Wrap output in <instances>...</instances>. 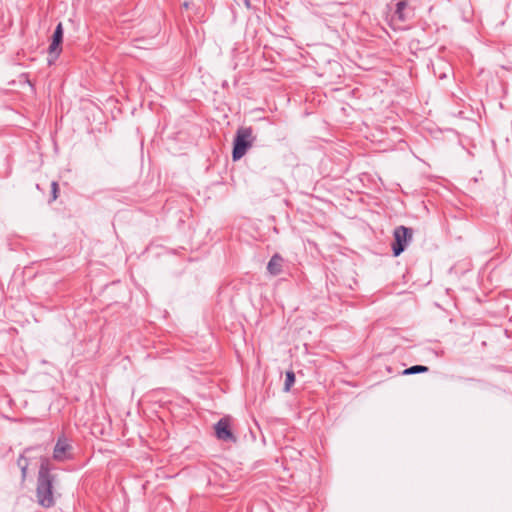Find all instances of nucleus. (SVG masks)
Segmentation results:
<instances>
[{"mask_svg":"<svg viewBox=\"0 0 512 512\" xmlns=\"http://www.w3.org/2000/svg\"><path fill=\"white\" fill-rule=\"evenodd\" d=\"M57 486L56 475L51 472L49 459H41L38 471L36 498L37 503L43 508H51L55 505L54 493Z\"/></svg>","mask_w":512,"mask_h":512,"instance_id":"f257e3e1","label":"nucleus"},{"mask_svg":"<svg viewBox=\"0 0 512 512\" xmlns=\"http://www.w3.org/2000/svg\"><path fill=\"white\" fill-rule=\"evenodd\" d=\"M254 137L253 131L251 127H242L239 128L235 139H234V147L232 152L233 160L241 159L248 148L252 146Z\"/></svg>","mask_w":512,"mask_h":512,"instance_id":"f03ea898","label":"nucleus"},{"mask_svg":"<svg viewBox=\"0 0 512 512\" xmlns=\"http://www.w3.org/2000/svg\"><path fill=\"white\" fill-rule=\"evenodd\" d=\"M394 242L392 244V250L394 256H399L405 248L409 245L413 238V230L405 226H398L395 228Z\"/></svg>","mask_w":512,"mask_h":512,"instance_id":"7ed1b4c3","label":"nucleus"},{"mask_svg":"<svg viewBox=\"0 0 512 512\" xmlns=\"http://www.w3.org/2000/svg\"><path fill=\"white\" fill-rule=\"evenodd\" d=\"M72 446L65 435L58 437L53 449V459L59 462L72 459Z\"/></svg>","mask_w":512,"mask_h":512,"instance_id":"20e7f679","label":"nucleus"},{"mask_svg":"<svg viewBox=\"0 0 512 512\" xmlns=\"http://www.w3.org/2000/svg\"><path fill=\"white\" fill-rule=\"evenodd\" d=\"M63 34H64V29H63V25L62 23H58L54 32H53V35H52V40H51V43L48 47V53H49V63L51 64L52 61H54L55 59L58 58V56L60 55L61 51H62V48H61V44L63 42Z\"/></svg>","mask_w":512,"mask_h":512,"instance_id":"39448f33","label":"nucleus"},{"mask_svg":"<svg viewBox=\"0 0 512 512\" xmlns=\"http://www.w3.org/2000/svg\"><path fill=\"white\" fill-rule=\"evenodd\" d=\"M215 433H216L217 438L220 440L232 441V442L236 441L235 437L233 436V434L230 430L229 421L225 418L220 419L216 423Z\"/></svg>","mask_w":512,"mask_h":512,"instance_id":"423d86ee","label":"nucleus"},{"mask_svg":"<svg viewBox=\"0 0 512 512\" xmlns=\"http://www.w3.org/2000/svg\"><path fill=\"white\" fill-rule=\"evenodd\" d=\"M282 263H283L282 257L279 256L278 254H275L274 256H272V258L268 262V265H267L268 272L273 276L280 274L282 271Z\"/></svg>","mask_w":512,"mask_h":512,"instance_id":"0eeeda50","label":"nucleus"},{"mask_svg":"<svg viewBox=\"0 0 512 512\" xmlns=\"http://www.w3.org/2000/svg\"><path fill=\"white\" fill-rule=\"evenodd\" d=\"M406 7H407V2L406 1H399L396 4L395 16L400 21H405L406 20V16L404 14V10L406 9Z\"/></svg>","mask_w":512,"mask_h":512,"instance_id":"6e6552de","label":"nucleus"},{"mask_svg":"<svg viewBox=\"0 0 512 512\" xmlns=\"http://www.w3.org/2000/svg\"><path fill=\"white\" fill-rule=\"evenodd\" d=\"M295 382V374L293 371H287L286 372V378L284 383V391H289L292 385Z\"/></svg>","mask_w":512,"mask_h":512,"instance_id":"1a4fd4ad","label":"nucleus"},{"mask_svg":"<svg viewBox=\"0 0 512 512\" xmlns=\"http://www.w3.org/2000/svg\"><path fill=\"white\" fill-rule=\"evenodd\" d=\"M427 371H428V367H426V366L414 365V366H411L410 368L405 369L404 374L410 375V374L422 373V372H427Z\"/></svg>","mask_w":512,"mask_h":512,"instance_id":"9d476101","label":"nucleus"},{"mask_svg":"<svg viewBox=\"0 0 512 512\" xmlns=\"http://www.w3.org/2000/svg\"><path fill=\"white\" fill-rule=\"evenodd\" d=\"M59 185L57 181L51 183V198L49 202H53L58 198Z\"/></svg>","mask_w":512,"mask_h":512,"instance_id":"9b49d317","label":"nucleus"},{"mask_svg":"<svg viewBox=\"0 0 512 512\" xmlns=\"http://www.w3.org/2000/svg\"><path fill=\"white\" fill-rule=\"evenodd\" d=\"M25 461H28V459L23 455H20L19 458L17 459V465L19 466V468L24 467Z\"/></svg>","mask_w":512,"mask_h":512,"instance_id":"f8f14e48","label":"nucleus"},{"mask_svg":"<svg viewBox=\"0 0 512 512\" xmlns=\"http://www.w3.org/2000/svg\"><path fill=\"white\" fill-rule=\"evenodd\" d=\"M27 468H28V461H25L24 467H20L23 480L26 478Z\"/></svg>","mask_w":512,"mask_h":512,"instance_id":"ddd939ff","label":"nucleus"}]
</instances>
